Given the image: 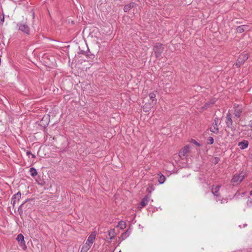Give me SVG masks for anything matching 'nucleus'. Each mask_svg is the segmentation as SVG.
Listing matches in <instances>:
<instances>
[{
  "mask_svg": "<svg viewBox=\"0 0 252 252\" xmlns=\"http://www.w3.org/2000/svg\"><path fill=\"white\" fill-rule=\"evenodd\" d=\"M154 52L157 58L161 56V54L164 50V47L162 44L158 43L153 47Z\"/></svg>",
  "mask_w": 252,
  "mask_h": 252,
  "instance_id": "obj_1",
  "label": "nucleus"
},
{
  "mask_svg": "<svg viewBox=\"0 0 252 252\" xmlns=\"http://www.w3.org/2000/svg\"><path fill=\"white\" fill-rule=\"evenodd\" d=\"M190 146L189 145L184 146L179 152V156L182 158L184 159L189 156L190 152Z\"/></svg>",
  "mask_w": 252,
  "mask_h": 252,
  "instance_id": "obj_2",
  "label": "nucleus"
},
{
  "mask_svg": "<svg viewBox=\"0 0 252 252\" xmlns=\"http://www.w3.org/2000/svg\"><path fill=\"white\" fill-rule=\"evenodd\" d=\"M18 30L25 34H30V28L29 26L26 23H19L17 24Z\"/></svg>",
  "mask_w": 252,
  "mask_h": 252,
  "instance_id": "obj_3",
  "label": "nucleus"
},
{
  "mask_svg": "<svg viewBox=\"0 0 252 252\" xmlns=\"http://www.w3.org/2000/svg\"><path fill=\"white\" fill-rule=\"evenodd\" d=\"M245 175L246 174L243 171H242L239 174H236L233 176L232 179V182L237 184L240 183L244 179Z\"/></svg>",
  "mask_w": 252,
  "mask_h": 252,
  "instance_id": "obj_4",
  "label": "nucleus"
},
{
  "mask_svg": "<svg viewBox=\"0 0 252 252\" xmlns=\"http://www.w3.org/2000/svg\"><path fill=\"white\" fill-rule=\"evenodd\" d=\"M248 58L249 56L247 53H243L241 54L236 62V65L238 67H240L245 63V62L248 59Z\"/></svg>",
  "mask_w": 252,
  "mask_h": 252,
  "instance_id": "obj_5",
  "label": "nucleus"
},
{
  "mask_svg": "<svg viewBox=\"0 0 252 252\" xmlns=\"http://www.w3.org/2000/svg\"><path fill=\"white\" fill-rule=\"evenodd\" d=\"M219 120L218 118H216L214 120L212 126L210 127V131L216 134H217L219 132V128L218 127V123Z\"/></svg>",
  "mask_w": 252,
  "mask_h": 252,
  "instance_id": "obj_6",
  "label": "nucleus"
},
{
  "mask_svg": "<svg viewBox=\"0 0 252 252\" xmlns=\"http://www.w3.org/2000/svg\"><path fill=\"white\" fill-rule=\"evenodd\" d=\"M220 185L214 186L213 185L212 188V193L216 196H219L220 195V193L219 192V190L220 188Z\"/></svg>",
  "mask_w": 252,
  "mask_h": 252,
  "instance_id": "obj_7",
  "label": "nucleus"
},
{
  "mask_svg": "<svg viewBox=\"0 0 252 252\" xmlns=\"http://www.w3.org/2000/svg\"><path fill=\"white\" fill-rule=\"evenodd\" d=\"M234 108H235V111H234V115L235 116L239 118L241 116V114L242 112V109L241 106H240L239 105H237L236 106L235 105H234Z\"/></svg>",
  "mask_w": 252,
  "mask_h": 252,
  "instance_id": "obj_8",
  "label": "nucleus"
},
{
  "mask_svg": "<svg viewBox=\"0 0 252 252\" xmlns=\"http://www.w3.org/2000/svg\"><path fill=\"white\" fill-rule=\"evenodd\" d=\"M226 124L228 127H231L232 126V120L231 115L230 113H228L226 117Z\"/></svg>",
  "mask_w": 252,
  "mask_h": 252,
  "instance_id": "obj_9",
  "label": "nucleus"
},
{
  "mask_svg": "<svg viewBox=\"0 0 252 252\" xmlns=\"http://www.w3.org/2000/svg\"><path fill=\"white\" fill-rule=\"evenodd\" d=\"M150 199H151V195H150L148 194V195H146L141 200V201L140 202V205L142 207L146 206L148 204V203L149 202V201L150 200Z\"/></svg>",
  "mask_w": 252,
  "mask_h": 252,
  "instance_id": "obj_10",
  "label": "nucleus"
},
{
  "mask_svg": "<svg viewBox=\"0 0 252 252\" xmlns=\"http://www.w3.org/2000/svg\"><path fill=\"white\" fill-rule=\"evenodd\" d=\"M95 238V234L94 233H92L90 234V235L88 237L87 242L88 244L92 246V244L94 243Z\"/></svg>",
  "mask_w": 252,
  "mask_h": 252,
  "instance_id": "obj_11",
  "label": "nucleus"
},
{
  "mask_svg": "<svg viewBox=\"0 0 252 252\" xmlns=\"http://www.w3.org/2000/svg\"><path fill=\"white\" fill-rule=\"evenodd\" d=\"M154 105V104L151 102L148 103H145L143 107V110L146 112H148Z\"/></svg>",
  "mask_w": 252,
  "mask_h": 252,
  "instance_id": "obj_12",
  "label": "nucleus"
},
{
  "mask_svg": "<svg viewBox=\"0 0 252 252\" xmlns=\"http://www.w3.org/2000/svg\"><path fill=\"white\" fill-rule=\"evenodd\" d=\"M248 30V26L247 25H241L240 26H238L237 29L236 31L237 32L239 33H242L244 31Z\"/></svg>",
  "mask_w": 252,
  "mask_h": 252,
  "instance_id": "obj_13",
  "label": "nucleus"
},
{
  "mask_svg": "<svg viewBox=\"0 0 252 252\" xmlns=\"http://www.w3.org/2000/svg\"><path fill=\"white\" fill-rule=\"evenodd\" d=\"M249 143L246 140H243L242 141L239 143V146L241 149H244L248 147Z\"/></svg>",
  "mask_w": 252,
  "mask_h": 252,
  "instance_id": "obj_14",
  "label": "nucleus"
},
{
  "mask_svg": "<svg viewBox=\"0 0 252 252\" xmlns=\"http://www.w3.org/2000/svg\"><path fill=\"white\" fill-rule=\"evenodd\" d=\"M150 97V102L154 104L157 103V99L156 98V94L154 93H151L149 94Z\"/></svg>",
  "mask_w": 252,
  "mask_h": 252,
  "instance_id": "obj_15",
  "label": "nucleus"
},
{
  "mask_svg": "<svg viewBox=\"0 0 252 252\" xmlns=\"http://www.w3.org/2000/svg\"><path fill=\"white\" fill-rule=\"evenodd\" d=\"M91 247V245L88 244L87 242H86V243L83 245L80 251V252H87L88 250L90 249Z\"/></svg>",
  "mask_w": 252,
  "mask_h": 252,
  "instance_id": "obj_16",
  "label": "nucleus"
},
{
  "mask_svg": "<svg viewBox=\"0 0 252 252\" xmlns=\"http://www.w3.org/2000/svg\"><path fill=\"white\" fill-rule=\"evenodd\" d=\"M108 233L109 238L110 240L113 239L116 235L115 230L114 229H111L110 230L108 231Z\"/></svg>",
  "mask_w": 252,
  "mask_h": 252,
  "instance_id": "obj_17",
  "label": "nucleus"
},
{
  "mask_svg": "<svg viewBox=\"0 0 252 252\" xmlns=\"http://www.w3.org/2000/svg\"><path fill=\"white\" fill-rule=\"evenodd\" d=\"M158 181L159 183L160 184H163L165 181V176L160 173L158 174Z\"/></svg>",
  "mask_w": 252,
  "mask_h": 252,
  "instance_id": "obj_18",
  "label": "nucleus"
},
{
  "mask_svg": "<svg viewBox=\"0 0 252 252\" xmlns=\"http://www.w3.org/2000/svg\"><path fill=\"white\" fill-rule=\"evenodd\" d=\"M29 171L30 173V175L33 178L35 177V176H36L37 174V172L36 170L33 167L30 168Z\"/></svg>",
  "mask_w": 252,
  "mask_h": 252,
  "instance_id": "obj_19",
  "label": "nucleus"
},
{
  "mask_svg": "<svg viewBox=\"0 0 252 252\" xmlns=\"http://www.w3.org/2000/svg\"><path fill=\"white\" fill-rule=\"evenodd\" d=\"M133 7V3H130L129 4L126 5L124 7V11L125 12H127L130 10V9Z\"/></svg>",
  "mask_w": 252,
  "mask_h": 252,
  "instance_id": "obj_20",
  "label": "nucleus"
},
{
  "mask_svg": "<svg viewBox=\"0 0 252 252\" xmlns=\"http://www.w3.org/2000/svg\"><path fill=\"white\" fill-rule=\"evenodd\" d=\"M117 227H119L121 229H124L126 227V223L125 221H120L119 222Z\"/></svg>",
  "mask_w": 252,
  "mask_h": 252,
  "instance_id": "obj_21",
  "label": "nucleus"
},
{
  "mask_svg": "<svg viewBox=\"0 0 252 252\" xmlns=\"http://www.w3.org/2000/svg\"><path fill=\"white\" fill-rule=\"evenodd\" d=\"M16 240L19 242H21V243H25V241H24V237L23 236V235L22 234H19L17 237V238H16Z\"/></svg>",
  "mask_w": 252,
  "mask_h": 252,
  "instance_id": "obj_22",
  "label": "nucleus"
},
{
  "mask_svg": "<svg viewBox=\"0 0 252 252\" xmlns=\"http://www.w3.org/2000/svg\"><path fill=\"white\" fill-rule=\"evenodd\" d=\"M129 235V232L128 231V230H126L121 235V238H122V240H124L126 239L127 237H128Z\"/></svg>",
  "mask_w": 252,
  "mask_h": 252,
  "instance_id": "obj_23",
  "label": "nucleus"
},
{
  "mask_svg": "<svg viewBox=\"0 0 252 252\" xmlns=\"http://www.w3.org/2000/svg\"><path fill=\"white\" fill-rule=\"evenodd\" d=\"M21 194L20 191L18 192L16 194H14L13 196V199H16L19 200L21 198Z\"/></svg>",
  "mask_w": 252,
  "mask_h": 252,
  "instance_id": "obj_24",
  "label": "nucleus"
},
{
  "mask_svg": "<svg viewBox=\"0 0 252 252\" xmlns=\"http://www.w3.org/2000/svg\"><path fill=\"white\" fill-rule=\"evenodd\" d=\"M207 144H212L214 143V139L212 137H209L207 139Z\"/></svg>",
  "mask_w": 252,
  "mask_h": 252,
  "instance_id": "obj_25",
  "label": "nucleus"
},
{
  "mask_svg": "<svg viewBox=\"0 0 252 252\" xmlns=\"http://www.w3.org/2000/svg\"><path fill=\"white\" fill-rule=\"evenodd\" d=\"M191 142L193 143L194 144L196 145L198 147H200V144L199 143H198L196 140H195L194 139H191Z\"/></svg>",
  "mask_w": 252,
  "mask_h": 252,
  "instance_id": "obj_26",
  "label": "nucleus"
},
{
  "mask_svg": "<svg viewBox=\"0 0 252 252\" xmlns=\"http://www.w3.org/2000/svg\"><path fill=\"white\" fill-rule=\"evenodd\" d=\"M4 20V15L0 16V25L2 24Z\"/></svg>",
  "mask_w": 252,
  "mask_h": 252,
  "instance_id": "obj_27",
  "label": "nucleus"
},
{
  "mask_svg": "<svg viewBox=\"0 0 252 252\" xmlns=\"http://www.w3.org/2000/svg\"><path fill=\"white\" fill-rule=\"evenodd\" d=\"M23 205H24V204H22V205H21L20 206V207H19V208H18V211H19V212H21V213H23V211H22V207H23Z\"/></svg>",
  "mask_w": 252,
  "mask_h": 252,
  "instance_id": "obj_28",
  "label": "nucleus"
},
{
  "mask_svg": "<svg viewBox=\"0 0 252 252\" xmlns=\"http://www.w3.org/2000/svg\"><path fill=\"white\" fill-rule=\"evenodd\" d=\"M220 203L221 204L227 203V200L225 199H220Z\"/></svg>",
  "mask_w": 252,
  "mask_h": 252,
  "instance_id": "obj_29",
  "label": "nucleus"
},
{
  "mask_svg": "<svg viewBox=\"0 0 252 252\" xmlns=\"http://www.w3.org/2000/svg\"><path fill=\"white\" fill-rule=\"evenodd\" d=\"M147 189L148 191L149 192V193H151L152 190H153V189H152V187H148V188H147Z\"/></svg>",
  "mask_w": 252,
  "mask_h": 252,
  "instance_id": "obj_30",
  "label": "nucleus"
},
{
  "mask_svg": "<svg viewBox=\"0 0 252 252\" xmlns=\"http://www.w3.org/2000/svg\"><path fill=\"white\" fill-rule=\"evenodd\" d=\"M219 160L220 159L219 158H215L214 162L215 164H217L219 162Z\"/></svg>",
  "mask_w": 252,
  "mask_h": 252,
  "instance_id": "obj_31",
  "label": "nucleus"
},
{
  "mask_svg": "<svg viewBox=\"0 0 252 252\" xmlns=\"http://www.w3.org/2000/svg\"><path fill=\"white\" fill-rule=\"evenodd\" d=\"M26 154H27V155L28 156H29L30 155H31L32 154V153H31L30 151H27V152H26Z\"/></svg>",
  "mask_w": 252,
  "mask_h": 252,
  "instance_id": "obj_32",
  "label": "nucleus"
},
{
  "mask_svg": "<svg viewBox=\"0 0 252 252\" xmlns=\"http://www.w3.org/2000/svg\"><path fill=\"white\" fill-rule=\"evenodd\" d=\"M17 201L16 199H13V197H12V202H13V204L14 205L16 201Z\"/></svg>",
  "mask_w": 252,
  "mask_h": 252,
  "instance_id": "obj_33",
  "label": "nucleus"
},
{
  "mask_svg": "<svg viewBox=\"0 0 252 252\" xmlns=\"http://www.w3.org/2000/svg\"><path fill=\"white\" fill-rule=\"evenodd\" d=\"M32 157L33 158H35V156L34 155V154H32Z\"/></svg>",
  "mask_w": 252,
  "mask_h": 252,
  "instance_id": "obj_34",
  "label": "nucleus"
},
{
  "mask_svg": "<svg viewBox=\"0 0 252 252\" xmlns=\"http://www.w3.org/2000/svg\"><path fill=\"white\" fill-rule=\"evenodd\" d=\"M249 186L250 188H252V183L250 184Z\"/></svg>",
  "mask_w": 252,
  "mask_h": 252,
  "instance_id": "obj_35",
  "label": "nucleus"
},
{
  "mask_svg": "<svg viewBox=\"0 0 252 252\" xmlns=\"http://www.w3.org/2000/svg\"><path fill=\"white\" fill-rule=\"evenodd\" d=\"M250 194L251 196H252V190L250 191Z\"/></svg>",
  "mask_w": 252,
  "mask_h": 252,
  "instance_id": "obj_36",
  "label": "nucleus"
}]
</instances>
